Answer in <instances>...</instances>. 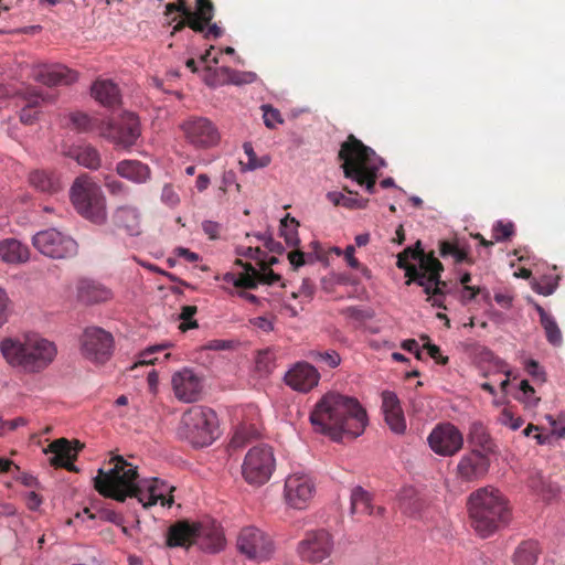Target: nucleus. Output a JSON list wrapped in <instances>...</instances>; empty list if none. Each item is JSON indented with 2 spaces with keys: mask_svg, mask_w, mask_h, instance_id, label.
<instances>
[{
  "mask_svg": "<svg viewBox=\"0 0 565 565\" xmlns=\"http://www.w3.org/2000/svg\"><path fill=\"white\" fill-rule=\"evenodd\" d=\"M79 342L83 356L95 364L106 363L115 348L113 334L99 327L86 328Z\"/></svg>",
  "mask_w": 565,
  "mask_h": 565,
  "instance_id": "obj_12",
  "label": "nucleus"
},
{
  "mask_svg": "<svg viewBox=\"0 0 565 565\" xmlns=\"http://www.w3.org/2000/svg\"><path fill=\"white\" fill-rule=\"evenodd\" d=\"M262 110L264 124L267 128L274 129L278 124L284 122L280 111L274 108L271 105H263Z\"/></svg>",
  "mask_w": 565,
  "mask_h": 565,
  "instance_id": "obj_50",
  "label": "nucleus"
},
{
  "mask_svg": "<svg viewBox=\"0 0 565 565\" xmlns=\"http://www.w3.org/2000/svg\"><path fill=\"white\" fill-rule=\"evenodd\" d=\"M338 157L342 160L341 168L345 178L365 186L370 194L375 193L377 174L385 162L371 147L365 146L354 135H349L342 142Z\"/></svg>",
  "mask_w": 565,
  "mask_h": 565,
  "instance_id": "obj_2",
  "label": "nucleus"
},
{
  "mask_svg": "<svg viewBox=\"0 0 565 565\" xmlns=\"http://www.w3.org/2000/svg\"><path fill=\"white\" fill-rule=\"evenodd\" d=\"M30 184L40 192L53 194L61 189L58 178L50 171L34 170L29 175Z\"/></svg>",
  "mask_w": 565,
  "mask_h": 565,
  "instance_id": "obj_31",
  "label": "nucleus"
},
{
  "mask_svg": "<svg viewBox=\"0 0 565 565\" xmlns=\"http://www.w3.org/2000/svg\"><path fill=\"white\" fill-rule=\"evenodd\" d=\"M79 297L87 302H100L110 297V291L95 282L84 281L79 286Z\"/></svg>",
  "mask_w": 565,
  "mask_h": 565,
  "instance_id": "obj_37",
  "label": "nucleus"
},
{
  "mask_svg": "<svg viewBox=\"0 0 565 565\" xmlns=\"http://www.w3.org/2000/svg\"><path fill=\"white\" fill-rule=\"evenodd\" d=\"M275 467L273 448L257 445L247 451L242 465V476L248 484L260 487L269 481Z\"/></svg>",
  "mask_w": 565,
  "mask_h": 565,
  "instance_id": "obj_9",
  "label": "nucleus"
},
{
  "mask_svg": "<svg viewBox=\"0 0 565 565\" xmlns=\"http://www.w3.org/2000/svg\"><path fill=\"white\" fill-rule=\"evenodd\" d=\"M104 185L113 196H126L129 194V186L113 175L104 178Z\"/></svg>",
  "mask_w": 565,
  "mask_h": 565,
  "instance_id": "obj_47",
  "label": "nucleus"
},
{
  "mask_svg": "<svg viewBox=\"0 0 565 565\" xmlns=\"http://www.w3.org/2000/svg\"><path fill=\"white\" fill-rule=\"evenodd\" d=\"M471 525L481 537H488L510 520V510L501 492L492 487L480 488L469 497Z\"/></svg>",
  "mask_w": 565,
  "mask_h": 565,
  "instance_id": "obj_4",
  "label": "nucleus"
},
{
  "mask_svg": "<svg viewBox=\"0 0 565 565\" xmlns=\"http://www.w3.org/2000/svg\"><path fill=\"white\" fill-rule=\"evenodd\" d=\"M541 553L539 543L524 541L515 550L513 562L515 565H535Z\"/></svg>",
  "mask_w": 565,
  "mask_h": 565,
  "instance_id": "obj_34",
  "label": "nucleus"
},
{
  "mask_svg": "<svg viewBox=\"0 0 565 565\" xmlns=\"http://www.w3.org/2000/svg\"><path fill=\"white\" fill-rule=\"evenodd\" d=\"M514 232V224L512 222L498 221L492 227V237L495 242H503L510 239Z\"/></svg>",
  "mask_w": 565,
  "mask_h": 565,
  "instance_id": "obj_45",
  "label": "nucleus"
},
{
  "mask_svg": "<svg viewBox=\"0 0 565 565\" xmlns=\"http://www.w3.org/2000/svg\"><path fill=\"white\" fill-rule=\"evenodd\" d=\"M185 26H189L194 32H199V33L203 32V25L200 21H198V19L191 18V17H189V18L183 17V19L178 21V23L174 25L172 33L179 32V31L183 30Z\"/></svg>",
  "mask_w": 565,
  "mask_h": 565,
  "instance_id": "obj_56",
  "label": "nucleus"
},
{
  "mask_svg": "<svg viewBox=\"0 0 565 565\" xmlns=\"http://www.w3.org/2000/svg\"><path fill=\"white\" fill-rule=\"evenodd\" d=\"M427 440L431 450L444 457L456 455L463 446L462 434L450 423L437 425Z\"/></svg>",
  "mask_w": 565,
  "mask_h": 565,
  "instance_id": "obj_18",
  "label": "nucleus"
},
{
  "mask_svg": "<svg viewBox=\"0 0 565 565\" xmlns=\"http://www.w3.org/2000/svg\"><path fill=\"white\" fill-rule=\"evenodd\" d=\"M422 269L424 273L418 276L414 284L423 288V291L427 295L426 300L433 307L446 309L444 299L448 285L441 280L444 265L436 256H429L423 262Z\"/></svg>",
  "mask_w": 565,
  "mask_h": 565,
  "instance_id": "obj_10",
  "label": "nucleus"
},
{
  "mask_svg": "<svg viewBox=\"0 0 565 565\" xmlns=\"http://www.w3.org/2000/svg\"><path fill=\"white\" fill-rule=\"evenodd\" d=\"M258 437V429L253 425H243L238 427L230 443L233 449L243 448L248 441Z\"/></svg>",
  "mask_w": 565,
  "mask_h": 565,
  "instance_id": "obj_40",
  "label": "nucleus"
},
{
  "mask_svg": "<svg viewBox=\"0 0 565 565\" xmlns=\"http://www.w3.org/2000/svg\"><path fill=\"white\" fill-rule=\"evenodd\" d=\"M195 19L203 25V32L214 17V6L211 0H196V11L194 12Z\"/></svg>",
  "mask_w": 565,
  "mask_h": 565,
  "instance_id": "obj_43",
  "label": "nucleus"
},
{
  "mask_svg": "<svg viewBox=\"0 0 565 565\" xmlns=\"http://www.w3.org/2000/svg\"><path fill=\"white\" fill-rule=\"evenodd\" d=\"M0 259L8 265L24 264L30 259V248L17 238L0 241Z\"/></svg>",
  "mask_w": 565,
  "mask_h": 565,
  "instance_id": "obj_27",
  "label": "nucleus"
},
{
  "mask_svg": "<svg viewBox=\"0 0 565 565\" xmlns=\"http://www.w3.org/2000/svg\"><path fill=\"white\" fill-rule=\"evenodd\" d=\"M315 431L340 441L344 436L356 438L367 425L366 411L356 398L335 392L326 393L310 413Z\"/></svg>",
  "mask_w": 565,
  "mask_h": 565,
  "instance_id": "obj_1",
  "label": "nucleus"
},
{
  "mask_svg": "<svg viewBox=\"0 0 565 565\" xmlns=\"http://www.w3.org/2000/svg\"><path fill=\"white\" fill-rule=\"evenodd\" d=\"M92 96L108 108H115L121 103L120 90L110 79H96L92 85Z\"/></svg>",
  "mask_w": 565,
  "mask_h": 565,
  "instance_id": "obj_25",
  "label": "nucleus"
},
{
  "mask_svg": "<svg viewBox=\"0 0 565 565\" xmlns=\"http://www.w3.org/2000/svg\"><path fill=\"white\" fill-rule=\"evenodd\" d=\"M258 284L274 285L278 280H280V276L274 273L273 269L269 268L268 264L264 260L260 262V270H258Z\"/></svg>",
  "mask_w": 565,
  "mask_h": 565,
  "instance_id": "obj_54",
  "label": "nucleus"
},
{
  "mask_svg": "<svg viewBox=\"0 0 565 565\" xmlns=\"http://www.w3.org/2000/svg\"><path fill=\"white\" fill-rule=\"evenodd\" d=\"M315 292V285L309 279H303L299 292H292V297L297 298L299 295L306 298H311Z\"/></svg>",
  "mask_w": 565,
  "mask_h": 565,
  "instance_id": "obj_63",
  "label": "nucleus"
},
{
  "mask_svg": "<svg viewBox=\"0 0 565 565\" xmlns=\"http://www.w3.org/2000/svg\"><path fill=\"white\" fill-rule=\"evenodd\" d=\"M490 459L481 450L473 449L463 455L457 465V477L462 482L481 480L489 471Z\"/></svg>",
  "mask_w": 565,
  "mask_h": 565,
  "instance_id": "obj_21",
  "label": "nucleus"
},
{
  "mask_svg": "<svg viewBox=\"0 0 565 565\" xmlns=\"http://www.w3.org/2000/svg\"><path fill=\"white\" fill-rule=\"evenodd\" d=\"M98 518L111 522L116 525H121V523L124 522L122 515L110 509H102L98 512Z\"/></svg>",
  "mask_w": 565,
  "mask_h": 565,
  "instance_id": "obj_60",
  "label": "nucleus"
},
{
  "mask_svg": "<svg viewBox=\"0 0 565 565\" xmlns=\"http://www.w3.org/2000/svg\"><path fill=\"white\" fill-rule=\"evenodd\" d=\"M83 447L84 445L78 440L71 443L66 438H58L49 445L45 452L52 454V457L49 459L51 466L76 472L77 468L75 467L74 461L77 459L78 452Z\"/></svg>",
  "mask_w": 565,
  "mask_h": 565,
  "instance_id": "obj_20",
  "label": "nucleus"
},
{
  "mask_svg": "<svg viewBox=\"0 0 565 565\" xmlns=\"http://www.w3.org/2000/svg\"><path fill=\"white\" fill-rule=\"evenodd\" d=\"M114 224L126 231L127 234L136 236L140 234V212L134 205H120L113 214Z\"/></svg>",
  "mask_w": 565,
  "mask_h": 565,
  "instance_id": "obj_26",
  "label": "nucleus"
},
{
  "mask_svg": "<svg viewBox=\"0 0 565 565\" xmlns=\"http://www.w3.org/2000/svg\"><path fill=\"white\" fill-rule=\"evenodd\" d=\"M161 200L164 204L169 206H175L180 199L178 193L174 191L173 186L170 184H166L161 192Z\"/></svg>",
  "mask_w": 565,
  "mask_h": 565,
  "instance_id": "obj_57",
  "label": "nucleus"
},
{
  "mask_svg": "<svg viewBox=\"0 0 565 565\" xmlns=\"http://www.w3.org/2000/svg\"><path fill=\"white\" fill-rule=\"evenodd\" d=\"M316 493L312 478L306 473L296 472L285 480L284 499L289 508L307 509Z\"/></svg>",
  "mask_w": 565,
  "mask_h": 565,
  "instance_id": "obj_15",
  "label": "nucleus"
},
{
  "mask_svg": "<svg viewBox=\"0 0 565 565\" xmlns=\"http://www.w3.org/2000/svg\"><path fill=\"white\" fill-rule=\"evenodd\" d=\"M423 505L422 499L413 489H404L398 497V509L412 518L419 515Z\"/></svg>",
  "mask_w": 565,
  "mask_h": 565,
  "instance_id": "obj_36",
  "label": "nucleus"
},
{
  "mask_svg": "<svg viewBox=\"0 0 565 565\" xmlns=\"http://www.w3.org/2000/svg\"><path fill=\"white\" fill-rule=\"evenodd\" d=\"M501 424L509 426L512 430L519 429L524 420L520 416H515L511 409L504 408L500 414Z\"/></svg>",
  "mask_w": 565,
  "mask_h": 565,
  "instance_id": "obj_55",
  "label": "nucleus"
},
{
  "mask_svg": "<svg viewBox=\"0 0 565 565\" xmlns=\"http://www.w3.org/2000/svg\"><path fill=\"white\" fill-rule=\"evenodd\" d=\"M108 466V469L99 468L94 477L95 490L104 498L118 502L136 498L140 484L137 467L121 456H113Z\"/></svg>",
  "mask_w": 565,
  "mask_h": 565,
  "instance_id": "obj_5",
  "label": "nucleus"
},
{
  "mask_svg": "<svg viewBox=\"0 0 565 565\" xmlns=\"http://www.w3.org/2000/svg\"><path fill=\"white\" fill-rule=\"evenodd\" d=\"M249 323L264 332H270L274 330V322L267 317H256L249 320Z\"/></svg>",
  "mask_w": 565,
  "mask_h": 565,
  "instance_id": "obj_59",
  "label": "nucleus"
},
{
  "mask_svg": "<svg viewBox=\"0 0 565 565\" xmlns=\"http://www.w3.org/2000/svg\"><path fill=\"white\" fill-rule=\"evenodd\" d=\"M98 134L115 146L130 148L141 135L140 121L134 113H124L115 122L100 124Z\"/></svg>",
  "mask_w": 565,
  "mask_h": 565,
  "instance_id": "obj_11",
  "label": "nucleus"
},
{
  "mask_svg": "<svg viewBox=\"0 0 565 565\" xmlns=\"http://www.w3.org/2000/svg\"><path fill=\"white\" fill-rule=\"evenodd\" d=\"M70 196L74 209L79 215L95 224H104L107 220L106 199L100 186L87 174L75 179Z\"/></svg>",
  "mask_w": 565,
  "mask_h": 565,
  "instance_id": "obj_7",
  "label": "nucleus"
},
{
  "mask_svg": "<svg viewBox=\"0 0 565 565\" xmlns=\"http://www.w3.org/2000/svg\"><path fill=\"white\" fill-rule=\"evenodd\" d=\"M351 513L361 515L383 516L384 507L374 508L372 504V495L362 487H355L351 491Z\"/></svg>",
  "mask_w": 565,
  "mask_h": 565,
  "instance_id": "obj_28",
  "label": "nucleus"
},
{
  "mask_svg": "<svg viewBox=\"0 0 565 565\" xmlns=\"http://www.w3.org/2000/svg\"><path fill=\"white\" fill-rule=\"evenodd\" d=\"M429 256H435L434 252L425 253L420 241H417L414 246L406 247L397 255L396 266L405 270L406 285L413 284L424 273L422 264Z\"/></svg>",
  "mask_w": 565,
  "mask_h": 565,
  "instance_id": "obj_23",
  "label": "nucleus"
},
{
  "mask_svg": "<svg viewBox=\"0 0 565 565\" xmlns=\"http://www.w3.org/2000/svg\"><path fill=\"white\" fill-rule=\"evenodd\" d=\"M535 310L540 316V322L545 331L547 342L554 347L562 345L563 335L555 318L540 305H535Z\"/></svg>",
  "mask_w": 565,
  "mask_h": 565,
  "instance_id": "obj_32",
  "label": "nucleus"
},
{
  "mask_svg": "<svg viewBox=\"0 0 565 565\" xmlns=\"http://www.w3.org/2000/svg\"><path fill=\"white\" fill-rule=\"evenodd\" d=\"M202 230L210 239L220 237L222 225L217 222L206 220L202 223Z\"/></svg>",
  "mask_w": 565,
  "mask_h": 565,
  "instance_id": "obj_58",
  "label": "nucleus"
},
{
  "mask_svg": "<svg viewBox=\"0 0 565 565\" xmlns=\"http://www.w3.org/2000/svg\"><path fill=\"white\" fill-rule=\"evenodd\" d=\"M39 79L46 86L68 85L76 79V74L65 66H53L39 74Z\"/></svg>",
  "mask_w": 565,
  "mask_h": 565,
  "instance_id": "obj_30",
  "label": "nucleus"
},
{
  "mask_svg": "<svg viewBox=\"0 0 565 565\" xmlns=\"http://www.w3.org/2000/svg\"><path fill=\"white\" fill-rule=\"evenodd\" d=\"M217 416L207 407L193 406L182 414L177 434L195 448L210 446L216 439Z\"/></svg>",
  "mask_w": 565,
  "mask_h": 565,
  "instance_id": "obj_6",
  "label": "nucleus"
},
{
  "mask_svg": "<svg viewBox=\"0 0 565 565\" xmlns=\"http://www.w3.org/2000/svg\"><path fill=\"white\" fill-rule=\"evenodd\" d=\"M439 254L441 257H451L456 264L468 263L473 264L472 258L468 254L466 246L461 245L458 239L440 241Z\"/></svg>",
  "mask_w": 565,
  "mask_h": 565,
  "instance_id": "obj_33",
  "label": "nucleus"
},
{
  "mask_svg": "<svg viewBox=\"0 0 565 565\" xmlns=\"http://www.w3.org/2000/svg\"><path fill=\"white\" fill-rule=\"evenodd\" d=\"M309 356L317 363L324 364L331 369L337 367L340 362L341 358L337 351L330 350V351H311Z\"/></svg>",
  "mask_w": 565,
  "mask_h": 565,
  "instance_id": "obj_44",
  "label": "nucleus"
},
{
  "mask_svg": "<svg viewBox=\"0 0 565 565\" xmlns=\"http://www.w3.org/2000/svg\"><path fill=\"white\" fill-rule=\"evenodd\" d=\"M4 360L25 372H39L46 367L56 354L55 345L39 334L6 338L0 342Z\"/></svg>",
  "mask_w": 565,
  "mask_h": 565,
  "instance_id": "obj_3",
  "label": "nucleus"
},
{
  "mask_svg": "<svg viewBox=\"0 0 565 565\" xmlns=\"http://www.w3.org/2000/svg\"><path fill=\"white\" fill-rule=\"evenodd\" d=\"M172 490V487H169L166 482L157 478L143 480L140 481L136 499L143 508L156 505L158 502H160L162 507L170 508L174 500L173 495L168 494V492H171Z\"/></svg>",
  "mask_w": 565,
  "mask_h": 565,
  "instance_id": "obj_22",
  "label": "nucleus"
},
{
  "mask_svg": "<svg viewBox=\"0 0 565 565\" xmlns=\"http://www.w3.org/2000/svg\"><path fill=\"white\" fill-rule=\"evenodd\" d=\"M382 409L384 416L402 409L399 401L393 392L385 391L382 394Z\"/></svg>",
  "mask_w": 565,
  "mask_h": 565,
  "instance_id": "obj_53",
  "label": "nucleus"
},
{
  "mask_svg": "<svg viewBox=\"0 0 565 565\" xmlns=\"http://www.w3.org/2000/svg\"><path fill=\"white\" fill-rule=\"evenodd\" d=\"M73 127L79 132H86L94 129L93 119L84 113H73L70 115Z\"/></svg>",
  "mask_w": 565,
  "mask_h": 565,
  "instance_id": "obj_49",
  "label": "nucleus"
},
{
  "mask_svg": "<svg viewBox=\"0 0 565 565\" xmlns=\"http://www.w3.org/2000/svg\"><path fill=\"white\" fill-rule=\"evenodd\" d=\"M32 244L41 254L54 259L70 258L77 254V243L56 228L38 232Z\"/></svg>",
  "mask_w": 565,
  "mask_h": 565,
  "instance_id": "obj_13",
  "label": "nucleus"
},
{
  "mask_svg": "<svg viewBox=\"0 0 565 565\" xmlns=\"http://www.w3.org/2000/svg\"><path fill=\"white\" fill-rule=\"evenodd\" d=\"M217 75L223 77L222 83L242 85L252 83L255 79V74L239 72L226 66L220 67L217 70Z\"/></svg>",
  "mask_w": 565,
  "mask_h": 565,
  "instance_id": "obj_41",
  "label": "nucleus"
},
{
  "mask_svg": "<svg viewBox=\"0 0 565 565\" xmlns=\"http://www.w3.org/2000/svg\"><path fill=\"white\" fill-rule=\"evenodd\" d=\"M520 391L523 394L524 401L529 404H535L539 398L531 399L535 393L534 388L530 385L529 381L523 380L520 383Z\"/></svg>",
  "mask_w": 565,
  "mask_h": 565,
  "instance_id": "obj_62",
  "label": "nucleus"
},
{
  "mask_svg": "<svg viewBox=\"0 0 565 565\" xmlns=\"http://www.w3.org/2000/svg\"><path fill=\"white\" fill-rule=\"evenodd\" d=\"M424 348L427 350L429 356L437 363L446 365L448 363L447 356H441L440 349L438 345L427 342Z\"/></svg>",
  "mask_w": 565,
  "mask_h": 565,
  "instance_id": "obj_61",
  "label": "nucleus"
},
{
  "mask_svg": "<svg viewBox=\"0 0 565 565\" xmlns=\"http://www.w3.org/2000/svg\"><path fill=\"white\" fill-rule=\"evenodd\" d=\"M198 309L195 306H184L182 307L181 313H180V329L184 332L190 329L196 328L198 322L193 319L194 315L196 313Z\"/></svg>",
  "mask_w": 565,
  "mask_h": 565,
  "instance_id": "obj_51",
  "label": "nucleus"
},
{
  "mask_svg": "<svg viewBox=\"0 0 565 565\" xmlns=\"http://www.w3.org/2000/svg\"><path fill=\"white\" fill-rule=\"evenodd\" d=\"M320 381V373L308 362H297L285 375V383L294 391L308 393Z\"/></svg>",
  "mask_w": 565,
  "mask_h": 565,
  "instance_id": "obj_24",
  "label": "nucleus"
},
{
  "mask_svg": "<svg viewBox=\"0 0 565 565\" xmlns=\"http://www.w3.org/2000/svg\"><path fill=\"white\" fill-rule=\"evenodd\" d=\"M298 225L299 223L289 215L281 220V235L285 237L288 246H297L299 244L298 233L296 231Z\"/></svg>",
  "mask_w": 565,
  "mask_h": 565,
  "instance_id": "obj_42",
  "label": "nucleus"
},
{
  "mask_svg": "<svg viewBox=\"0 0 565 565\" xmlns=\"http://www.w3.org/2000/svg\"><path fill=\"white\" fill-rule=\"evenodd\" d=\"M74 158L81 166L88 169L95 170L100 166V156L97 149L92 146H84L76 149Z\"/></svg>",
  "mask_w": 565,
  "mask_h": 565,
  "instance_id": "obj_39",
  "label": "nucleus"
},
{
  "mask_svg": "<svg viewBox=\"0 0 565 565\" xmlns=\"http://www.w3.org/2000/svg\"><path fill=\"white\" fill-rule=\"evenodd\" d=\"M174 396L183 403L196 402L202 393V380L191 369L184 367L172 375Z\"/></svg>",
  "mask_w": 565,
  "mask_h": 565,
  "instance_id": "obj_19",
  "label": "nucleus"
},
{
  "mask_svg": "<svg viewBox=\"0 0 565 565\" xmlns=\"http://www.w3.org/2000/svg\"><path fill=\"white\" fill-rule=\"evenodd\" d=\"M200 539L210 541L205 548L211 552H217L224 545L223 534L217 526L190 520H179L168 527L166 545L189 548Z\"/></svg>",
  "mask_w": 565,
  "mask_h": 565,
  "instance_id": "obj_8",
  "label": "nucleus"
},
{
  "mask_svg": "<svg viewBox=\"0 0 565 565\" xmlns=\"http://www.w3.org/2000/svg\"><path fill=\"white\" fill-rule=\"evenodd\" d=\"M235 264L242 266L245 269V273L237 275L235 287L255 289L258 285V270H256V268L250 263H243L241 259H237Z\"/></svg>",
  "mask_w": 565,
  "mask_h": 565,
  "instance_id": "obj_38",
  "label": "nucleus"
},
{
  "mask_svg": "<svg viewBox=\"0 0 565 565\" xmlns=\"http://www.w3.org/2000/svg\"><path fill=\"white\" fill-rule=\"evenodd\" d=\"M468 440L475 447L480 448L482 452H488L492 450L493 443L492 439L486 428V426L480 422H473L469 427Z\"/></svg>",
  "mask_w": 565,
  "mask_h": 565,
  "instance_id": "obj_35",
  "label": "nucleus"
},
{
  "mask_svg": "<svg viewBox=\"0 0 565 565\" xmlns=\"http://www.w3.org/2000/svg\"><path fill=\"white\" fill-rule=\"evenodd\" d=\"M116 172L121 178L137 183H146L151 178L148 164L138 160H121L116 164Z\"/></svg>",
  "mask_w": 565,
  "mask_h": 565,
  "instance_id": "obj_29",
  "label": "nucleus"
},
{
  "mask_svg": "<svg viewBox=\"0 0 565 565\" xmlns=\"http://www.w3.org/2000/svg\"><path fill=\"white\" fill-rule=\"evenodd\" d=\"M237 547L250 559H267L274 552V543L268 534L255 526L243 527L237 536Z\"/></svg>",
  "mask_w": 565,
  "mask_h": 565,
  "instance_id": "obj_16",
  "label": "nucleus"
},
{
  "mask_svg": "<svg viewBox=\"0 0 565 565\" xmlns=\"http://www.w3.org/2000/svg\"><path fill=\"white\" fill-rule=\"evenodd\" d=\"M243 148L248 158V168L250 170L264 168L269 164L270 159L268 157H263L260 159L257 158V154L250 143H244Z\"/></svg>",
  "mask_w": 565,
  "mask_h": 565,
  "instance_id": "obj_52",
  "label": "nucleus"
},
{
  "mask_svg": "<svg viewBox=\"0 0 565 565\" xmlns=\"http://www.w3.org/2000/svg\"><path fill=\"white\" fill-rule=\"evenodd\" d=\"M384 418L392 431L403 434L406 430V420L403 409L390 413L385 415Z\"/></svg>",
  "mask_w": 565,
  "mask_h": 565,
  "instance_id": "obj_48",
  "label": "nucleus"
},
{
  "mask_svg": "<svg viewBox=\"0 0 565 565\" xmlns=\"http://www.w3.org/2000/svg\"><path fill=\"white\" fill-rule=\"evenodd\" d=\"M327 199L334 205V206H344L348 209H354V207H364V205L359 204V201L354 198H350L344 195L341 192L331 191L327 193Z\"/></svg>",
  "mask_w": 565,
  "mask_h": 565,
  "instance_id": "obj_46",
  "label": "nucleus"
},
{
  "mask_svg": "<svg viewBox=\"0 0 565 565\" xmlns=\"http://www.w3.org/2000/svg\"><path fill=\"white\" fill-rule=\"evenodd\" d=\"M332 550V536L326 530L307 532L297 546L299 557L311 564H318L327 559L331 555Z\"/></svg>",
  "mask_w": 565,
  "mask_h": 565,
  "instance_id": "obj_14",
  "label": "nucleus"
},
{
  "mask_svg": "<svg viewBox=\"0 0 565 565\" xmlns=\"http://www.w3.org/2000/svg\"><path fill=\"white\" fill-rule=\"evenodd\" d=\"M344 258L348 263V265L351 267V268H360L361 267V264L360 262L355 258L354 254H355V247L353 245H349L347 246L345 250H344Z\"/></svg>",
  "mask_w": 565,
  "mask_h": 565,
  "instance_id": "obj_64",
  "label": "nucleus"
},
{
  "mask_svg": "<svg viewBox=\"0 0 565 565\" xmlns=\"http://www.w3.org/2000/svg\"><path fill=\"white\" fill-rule=\"evenodd\" d=\"M186 140L196 148L207 149L220 141L216 126L205 117H190L181 125Z\"/></svg>",
  "mask_w": 565,
  "mask_h": 565,
  "instance_id": "obj_17",
  "label": "nucleus"
}]
</instances>
